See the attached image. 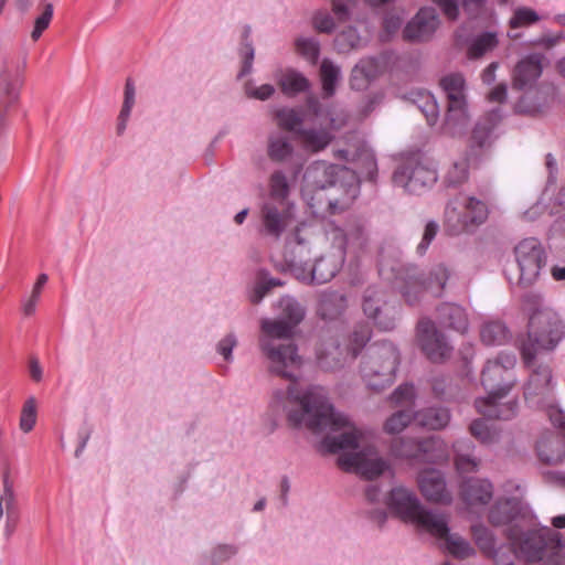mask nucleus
<instances>
[{"label":"nucleus","mask_w":565,"mask_h":565,"mask_svg":"<svg viewBox=\"0 0 565 565\" xmlns=\"http://www.w3.org/2000/svg\"><path fill=\"white\" fill-rule=\"evenodd\" d=\"M54 8L52 3H46L42 13L35 19L34 28L31 33L33 41H38L42 33L49 28L53 18Z\"/></svg>","instance_id":"nucleus-59"},{"label":"nucleus","mask_w":565,"mask_h":565,"mask_svg":"<svg viewBox=\"0 0 565 565\" xmlns=\"http://www.w3.org/2000/svg\"><path fill=\"white\" fill-rule=\"evenodd\" d=\"M297 52L311 64H316L320 55V43L313 38H299L296 40Z\"/></svg>","instance_id":"nucleus-54"},{"label":"nucleus","mask_w":565,"mask_h":565,"mask_svg":"<svg viewBox=\"0 0 565 565\" xmlns=\"http://www.w3.org/2000/svg\"><path fill=\"white\" fill-rule=\"evenodd\" d=\"M414 422L419 427L429 430H439L449 424L450 412L448 408L441 406L426 407L415 412Z\"/></svg>","instance_id":"nucleus-30"},{"label":"nucleus","mask_w":565,"mask_h":565,"mask_svg":"<svg viewBox=\"0 0 565 565\" xmlns=\"http://www.w3.org/2000/svg\"><path fill=\"white\" fill-rule=\"evenodd\" d=\"M289 192V185L286 175L281 171H276L270 177V196L284 200Z\"/></svg>","instance_id":"nucleus-60"},{"label":"nucleus","mask_w":565,"mask_h":565,"mask_svg":"<svg viewBox=\"0 0 565 565\" xmlns=\"http://www.w3.org/2000/svg\"><path fill=\"white\" fill-rule=\"evenodd\" d=\"M469 177V158L468 154L455 160L446 174L444 175V183L447 188H457L463 184Z\"/></svg>","instance_id":"nucleus-41"},{"label":"nucleus","mask_w":565,"mask_h":565,"mask_svg":"<svg viewBox=\"0 0 565 565\" xmlns=\"http://www.w3.org/2000/svg\"><path fill=\"white\" fill-rule=\"evenodd\" d=\"M418 487L424 498L434 503L450 504L451 492L447 489L444 475L436 469H427L418 475Z\"/></svg>","instance_id":"nucleus-22"},{"label":"nucleus","mask_w":565,"mask_h":565,"mask_svg":"<svg viewBox=\"0 0 565 565\" xmlns=\"http://www.w3.org/2000/svg\"><path fill=\"white\" fill-rule=\"evenodd\" d=\"M315 29L321 33H332L335 29V22L332 15L327 11H318L312 18Z\"/></svg>","instance_id":"nucleus-61"},{"label":"nucleus","mask_w":565,"mask_h":565,"mask_svg":"<svg viewBox=\"0 0 565 565\" xmlns=\"http://www.w3.org/2000/svg\"><path fill=\"white\" fill-rule=\"evenodd\" d=\"M415 397V388L413 384H401L394 390L391 399L396 405L412 404Z\"/></svg>","instance_id":"nucleus-63"},{"label":"nucleus","mask_w":565,"mask_h":565,"mask_svg":"<svg viewBox=\"0 0 565 565\" xmlns=\"http://www.w3.org/2000/svg\"><path fill=\"white\" fill-rule=\"evenodd\" d=\"M414 414L408 408L393 413L384 424V431L391 435L399 434L414 420Z\"/></svg>","instance_id":"nucleus-49"},{"label":"nucleus","mask_w":565,"mask_h":565,"mask_svg":"<svg viewBox=\"0 0 565 565\" xmlns=\"http://www.w3.org/2000/svg\"><path fill=\"white\" fill-rule=\"evenodd\" d=\"M297 136L300 139L305 149L318 152L323 150L332 141V134L324 128H303L297 130Z\"/></svg>","instance_id":"nucleus-33"},{"label":"nucleus","mask_w":565,"mask_h":565,"mask_svg":"<svg viewBox=\"0 0 565 565\" xmlns=\"http://www.w3.org/2000/svg\"><path fill=\"white\" fill-rule=\"evenodd\" d=\"M443 540L446 542V548L454 557L459 559H466L476 554L472 545L459 534H451L448 532L447 536Z\"/></svg>","instance_id":"nucleus-43"},{"label":"nucleus","mask_w":565,"mask_h":565,"mask_svg":"<svg viewBox=\"0 0 565 565\" xmlns=\"http://www.w3.org/2000/svg\"><path fill=\"white\" fill-rule=\"evenodd\" d=\"M23 84L22 70L12 61H4L0 67V127L8 109L18 100Z\"/></svg>","instance_id":"nucleus-14"},{"label":"nucleus","mask_w":565,"mask_h":565,"mask_svg":"<svg viewBox=\"0 0 565 565\" xmlns=\"http://www.w3.org/2000/svg\"><path fill=\"white\" fill-rule=\"evenodd\" d=\"M279 127L292 131L297 135L298 129H302V116L295 109H280L276 113Z\"/></svg>","instance_id":"nucleus-55"},{"label":"nucleus","mask_w":565,"mask_h":565,"mask_svg":"<svg viewBox=\"0 0 565 565\" xmlns=\"http://www.w3.org/2000/svg\"><path fill=\"white\" fill-rule=\"evenodd\" d=\"M451 276V270L444 264L433 266L427 273L414 265L403 266L395 273L396 286L409 306L419 303L426 292L440 298Z\"/></svg>","instance_id":"nucleus-5"},{"label":"nucleus","mask_w":565,"mask_h":565,"mask_svg":"<svg viewBox=\"0 0 565 565\" xmlns=\"http://www.w3.org/2000/svg\"><path fill=\"white\" fill-rule=\"evenodd\" d=\"M337 180H341L348 186L344 196L338 199L337 195L331 196L332 205L340 203L348 204L356 192L355 172L344 166L328 163L326 161H315L307 167L303 174V183L307 192L311 193V200L317 201L322 198L334 184Z\"/></svg>","instance_id":"nucleus-6"},{"label":"nucleus","mask_w":565,"mask_h":565,"mask_svg":"<svg viewBox=\"0 0 565 565\" xmlns=\"http://www.w3.org/2000/svg\"><path fill=\"white\" fill-rule=\"evenodd\" d=\"M511 338L508 327L500 320H490L482 324L480 339L486 345H502Z\"/></svg>","instance_id":"nucleus-35"},{"label":"nucleus","mask_w":565,"mask_h":565,"mask_svg":"<svg viewBox=\"0 0 565 565\" xmlns=\"http://www.w3.org/2000/svg\"><path fill=\"white\" fill-rule=\"evenodd\" d=\"M439 323L448 329L465 334L469 329V318L466 309L454 302H444L437 307Z\"/></svg>","instance_id":"nucleus-27"},{"label":"nucleus","mask_w":565,"mask_h":565,"mask_svg":"<svg viewBox=\"0 0 565 565\" xmlns=\"http://www.w3.org/2000/svg\"><path fill=\"white\" fill-rule=\"evenodd\" d=\"M284 411L291 428H307L313 434L340 433L327 435L321 440V449L328 454L359 448L362 431L350 418L335 411L322 387H309L298 392L292 385L288 387Z\"/></svg>","instance_id":"nucleus-1"},{"label":"nucleus","mask_w":565,"mask_h":565,"mask_svg":"<svg viewBox=\"0 0 565 565\" xmlns=\"http://www.w3.org/2000/svg\"><path fill=\"white\" fill-rule=\"evenodd\" d=\"M36 423V403L34 397H30L25 401L21 416H20V428L24 433H29L33 429Z\"/></svg>","instance_id":"nucleus-58"},{"label":"nucleus","mask_w":565,"mask_h":565,"mask_svg":"<svg viewBox=\"0 0 565 565\" xmlns=\"http://www.w3.org/2000/svg\"><path fill=\"white\" fill-rule=\"evenodd\" d=\"M369 318L374 321L379 329L391 331L396 327L398 309L396 306L390 303L377 310L374 315H370Z\"/></svg>","instance_id":"nucleus-47"},{"label":"nucleus","mask_w":565,"mask_h":565,"mask_svg":"<svg viewBox=\"0 0 565 565\" xmlns=\"http://www.w3.org/2000/svg\"><path fill=\"white\" fill-rule=\"evenodd\" d=\"M419 532L428 533L429 535L443 540L447 536L449 530L448 515L437 511L425 508L424 505L411 521Z\"/></svg>","instance_id":"nucleus-24"},{"label":"nucleus","mask_w":565,"mask_h":565,"mask_svg":"<svg viewBox=\"0 0 565 565\" xmlns=\"http://www.w3.org/2000/svg\"><path fill=\"white\" fill-rule=\"evenodd\" d=\"M361 38L356 29L350 26L340 32L334 39V46L339 53H348L359 46Z\"/></svg>","instance_id":"nucleus-52"},{"label":"nucleus","mask_w":565,"mask_h":565,"mask_svg":"<svg viewBox=\"0 0 565 565\" xmlns=\"http://www.w3.org/2000/svg\"><path fill=\"white\" fill-rule=\"evenodd\" d=\"M259 234L278 241L290 221L289 210L282 202H265L260 207Z\"/></svg>","instance_id":"nucleus-16"},{"label":"nucleus","mask_w":565,"mask_h":565,"mask_svg":"<svg viewBox=\"0 0 565 565\" xmlns=\"http://www.w3.org/2000/svg\"><path fill=\"white\" fill-rule=\"evenodd\" d=\"M279 86L285 95L295 96L310 88L309 79L300 72L289 68L279 78Z\"/></svg>","instance_id":"nucleus-37"},{"label":"nucleus","mask_w":565,"mask_h":565,"mask_svg":"<svg viewBox=\"0 0 565 565\" xmlns=\"http://www.w3.org/2000/svg\"><path fill=\"white\" fill-rule=\"evenodd\" d=\"M399 363V352L390 341L371 344L361 362V374L367 387L380 392L390 386L395 379Z\"/></svg>","instance_id":"nucleus-7"},{"label":"nucleus","mask_w":565,"mask_h":565,"mask_svg":"<svg viewBox=\"0 0 565 565\" xmlns=\"http://www.w3.org/2000/svg\"><path fill=\"white\" fill-rule=\"evenodd\" d=\"M355 185H356V192L354 193V196L350 200V202H348V204L342 205L340 203L339 204L337 203L335 206L332 205V200H331L332 194L337 195L338 199H340V198L344 196V194L347 193V190H348V186L345 184H343V182L341 180H337L334 182V184L332 186H330L329 191L327 193H324V195L322 198L318 199V202L311 203V207H315L322 212H328L331 215L340 214V213L347 211L353 204V202L360 194V182H359V179L356 175H355Z\"/></svg>","instance_id":"nucleus-28"},{"label":"nucleus","mask_w":565,"mask_h":565,"mask_svg":"<svg viewBox=\"0 0 565 565\" xmlns=\"http://www.w3.org/2000/svg\"><path fill=\"white\" fill-rule=\"evenodd\" d=\"M492 127L486 122H478L471 134L470 148L471 151L489 148L491 145Z\"/></svg>","instance_id":"nucleus-53"},{"label":"nucleus","mask_w":565,"mask_h":565,"mask_svg":"<svg viewBox=\"0 0 565 565\" xmlns=\"http://www.w3.org/2000/svg\"><path fill=\"white\" fill-rule=\"evenodd\" d=\"M507 537L513 551L526 562L542 559L546 542L537 531L522 532L519 526L513 525L507 530Z\"/></svg>","instance_id":"nucleus-13"},{"label":"nucleus","mask_w":565,"mask_h":565,"mask_svg":"<svg viewBox=\"0 0 565 565\" xmlns=\"http://www.w3.org/2000/svg\"><path fill=\"white\" fill-rule=\"evenodd\" d=\"M514 353L500 352L495 359L488 360L481 372V384L488 396L479 397L475 406L481 415L491 419L509 420L515 416L516 401L501 404L500 399L508 395L516 382Z\"/></svg>","instance_id":"nucleus-2"},{"label":"nucleus","mask_w":565,"mask_h":565,"mask_svg":"<svg viewBox=\"0 0 565 565\" xmlns=\"http://www.w3.org/2000/svg\"><path fill=\"white\" fill-rule=\"evenodd\" d=\"M437 444L438 440L433 437L423 439L396 438L392 441L391 452L394 457L401 459L430 461L431 456L429 454Z\"/></svg>","instance_id":"nucleus-20"},{"label":"nucleus","mask_w":565,"mask_h":565,"mask_svg":"<svg viewBox=\"0 0 565 565\" xmlns=\"http://www.w3.org/2000/svg\"><path fill=\"white\" fill-rule=\"evenodd\" d=\"M250 32H252L250 26L245 25L243 33H242V44H241V49H239V55L243 58V66L238 74L239 78L249 74L253 68L255 50H254L252 41L249 40Z\"/></svg>","instance_id":"nucleus-46"},{"label":"nucleus","mask_w":565,"mask_h":565,"mask_svg":"<svg viewBox=\"0 0 565 565\" xmlns=\"http://www.w3.org/2000/svg\"><path fill=\"white\" fill-rule=\"evenodd\" d=\"M344 258L338 250L337 254H327L316 259L315 264L310 267V281L318 285L330 281L341 269Z\"/></svg>","instance_id":"nucleus-25"},{"label":"nucleus","mask_w":565,"mask_h":565,"mask_svg":"<svg viewBox=\"0 0 565 565\" xmlns=\"http://www.w3.org/2000/svg\"><path fill=\"white\" fill-rule=\"evenodd\" d=\"M47 279L49 277L46 274H41L38 277V280L32 290V295L23 306V312L25 316H31L32 313H34L38 300L40 298L41 289L47 282Z\"/></svg>","instance_id":"nucleus-62"},{"label":"nucleus","mask_w":565,"mask_h":565,"mask_svg":"<svg viewBox=\"0 0 565 565\" xmlns=\"http://www.w3.org/2000/svg\"><path fill=\"white\" fill-rule=\"evenodd\" d=\"M437 181V171L417 158L404 161L393 174V182L408 193L420 194Z\"/></svg>","instance_id":"nucleus-10"},{"label":"nucleus","mask_w":565,"mask_h":565,"mask_svg":"<svg viewBox=\"0 0 565 565\" xmlns=\"http://www.w3.org/2000/svg\"><path fill=\"white\" fill-rule=\"evenodd\" d=\"M565 335V326L558 313L537 306L529 317L527 334L520 343L522 360L527 367L539 353L554 350Z\"/></svg>","instance_id":"nucleus-4"},{"label":"nucleus","mask_w":565,"mask_h":565,"mask_svg":"<svg viewBox=\"0 0 565 565\" xmlns=\"http://www.w3.org/2000/svg\"><path fill=\"white\" fill-rule=\"evenodd\" d=\"M414 103L425 116L427 124L434 126L439 117V107L435 97L430 93L419 92Z\"/></svg>","instance_id":"nucleus-45"},{"label":"nucleus","mask_w":565,"mask_h":565,"mask_svg":"<svg viewBox=\"0 0 565 565\" xmlns=\"http://www.w3.org/2000/svg\"><path fill=\"white\" fill-rule=\"evenodd\" d=\"M439 23V17L434 8H422L406 24L403 36L408 41H427L436 32Z\"/></svg>","instance_id":"nucleus-21"},{"label":"nucleus","mask_w":565,"mask_h":565,"mask_svg":"<svg viewBox=\"0 0 565 565\" xmlns=\"http://www.w3.org/2000/svg\"><path fill=\"white\" fill-rule=\"evenodd\" d=\"M260 330L263 334L259 338V347L269 361L270 372L295 382V373L302 364L297 347L291 342L275 343L277 340L291 338L295 328L279 318H265L260 321Z\"/></svg>","instance_id":"nucleus-3"},{"label":"nucleus","mask_w":565,"mask_h":565,"mask_svg":"<svg viewBox=\"0 0 565 565\" xmlns=\"http://www.w3.org/2000/svg\"><path fill=\"white\" fill-rule=\"evenodd\" d=\"M348 307V299L339 291H324L318 305V313L323 320H334L342 316Z\"/></svg>","instance_id":"nucleus-31"},{"label":"nucleus","mask_w":565,"mask_h":565,"mask_svg":"<svg viewBox=\"0 0 565 565\" xmlns=\"http://www.w3.org/2000/svg\"><path fill=\"white\" fill-rule=\"evenodd\" d=\"M456 468L459 473L475 472L478 470L480 460L469 454H457L455 458Z\"/></svg>","instance_id":"nucleus-64"},{"label":"nucleus","mask_w":565,"mask_h":565,"mask_svg":"<svg viewBox=\"0 0 565 565\" xmlns=\"http://www.w3.org/2000/svg\"><path fill=\"white\" fill-rule=\"evenodd\" d=\"M332 246L344 257L348 250L359 252L367 242L365 228L360 221H349L344 227H333L331 231Z\"/></svg>","instance_id":"nucleus-18"},{"label":"nucleus","mask_w":565,"mask_h":565,"mask_svg":"<svg viewBox=\"0 0 565 565\" xmlns=\"http://www.w3.org/2000/svg\"><path fill=\"white\" fill-rule=\"evenodd\" d=\"M460 493L469 505H486L493 497V486L487 479L468 478L461 483Z\"/></svg>","instance_id":"nucleus-26"},{"label":"nucleus","mask_w":565,"mask_h":565,"mask_svg":"<svg viewBox=\"0 0 565 565\" xmlns=\"http://www.w3.org/2000/svg\"><path fill=\"white\" fill-rule=\"evenodd\" d=\"M372 330L367 323H358L349 334L345 348L347 354L355 359L366 343L371 340Z\"/></svg>","instance_id":"nucleus-40"},{"label":"nucleus","mask_w":565,"mask_h":565,"mask_svg":"<svg viewBox=\"0 0 565 565\" xmlns=\"http://www.w3.org/2000/svg\"><path fill=\"white\" fill-rule=\"evenodd\" d=\"M544 55L532 53L523 57L514 67L512 74V88L516 90H531L536 85L543 72Z\"/></svg>","instance_id":"nucleus-19"},{"label":"nucleus","mask_w":565,"mask_h":565,"mask_svg":"<svg viewBox=\"0 0 565 565\" xmlns=\"http://www.w3.org/2000/svg\"><path fill=\"white\" fill-rule=\"evenodd\" d=\"M320 75L323 95L324 97L329 98L335 93V86L340 78V68L330 60L324 58L321 62Z\"/></svg>","instance_id":"nucleus-42"},{"label":"nucleus","mask_w":565,"mask_h":565,"mask_svg":"<svg viewBox=\"0 0 565 565\" xmlns=\"http://www.w3.org/2000/svg\"><path fill=\"white\" fill-rule=\"evenodd\" d=\"M20 507L15 493H9L7 498L4 534L9 537L15 531L20 521Z\"/></svg>","instance_id":"nucleus-51"},{"label":"nucleus","mask_w":565,"mask_h":565,"mask_svg":"<svg viewBox=\"0 0 565 565\" xmlns=\"http://www.w3.org/2000/svg\"><path fill=\"white\" fill-rule=\"evenodd\" d=\"M379 74V62L374 57H366L353 67L350 83L353 88H362Z\"/></svg>","instance_id":"nucleus-34"},{"label":"nucleus","mask_w":565,"mask_h":565,"mask_svg":"<svg viewBox=\"0 0 565 565\" xmlns=\"http://www.w3.org/2000/svg\"><path fill=\"white\" fill-rule=\"evenodd\" d=\"M388 305L383 290L375 287H369L365 290L362 303L365 316L374 315L377 310Z\"/></svg>","instance_id":"nucleus-48"},{"label":"nucleus","mask_w":565,"mask_h":565,"mask_svg":"<svg viewBox=\"0 0 565 565\" xmlns=\"http://www.w3.org/2000/svg\"><path fill=\"white\" fill-rule=\"evenodd\" d=\"M338 465L345 471H354L364 479L373 480L383 475L390 465L380 457H369L365 451L345 452L338 458Z\"/></svg>","instance_id":"nucleus-15"},{"label":"nucleus","mask_w":565,"mask_h":565,"mask_svg":"<svg viewBox=\"0 0 565 565\" xmlns=\"http://www.w3.org/2000/svg\"><path fill=\"white\" fill-rule=\"evenodd\" d=\"M498 45L497 34L493 32H484L478 36H476L469 47H468V57L469 58H479L483 56L487 52L492 51Z\"/></svg>","instance_id":"nucleus-44"},{"label":"nucleus","mask_w":565,"mask_h":565,"mask_svg":"<svg viewBox=\"0 0 565 565\" xmlns=\"http://www.w3.org/2000/svg\"><path fill=\"white\" fill-rule=\"evenodd\" d=\"M471 533L478 547L486 554L495 551V539L493 533L482 524L471 526Z\"/></svg>","instance_id":"nucleus-50"},{"label":"nucleus","mask_w":565,"mask_h":565,"mask_svg":"<svg viewBox=\"0 0 565 565\" xmlns=\"http://www.w3.org/2000/svg\"><path fill=\"white\" fill-rule=\"evenodd\" d=\"M347 351L338 339L330 338L317 349L318 365L324 371H334L343 366Z\"/></svg>","instance_id":"nucleus-29"},{"label":"nucleus","mask_w":565,"mask_h":565,"mask_svg":"<svg viewBox=\"0 0 565 565\" xmlns=\"http://www.w3.org/2000/svg\"><path fill=\"white\" fill-rule=\"evenodd\" d=\"M439 85L447 99L445 128L454 135L468 121L466 81L462 74L450 73L440 78Z\"/></svg>","instance_id":"nucleus-9"},{"label":"nucleus","mask_w":565,"mask_h":565,"mask_svg":"<svg viewBox=\"0 0 565 565\" xmlns=\"http://www.w3.org/2000/svg\"><path fill=\"white\" fill-rule=\"evenodd\" d=\"M514 257L519 274L515 280L512 277H508V279L518 286H532L546 264V253L541 242L535 237L522 239L514 247Z\"/></svg>","instance_id":"nucleus-8"},{"label":"nucleus","mask_w":565,"mask_h":565,"mask_svg":"<svg viewBox=\"0 0 565 565\" xmlns=\"http://www.w3.org/2000/svg\"><path fill=\"white\" fill-rule=\"evenodd\" d=\"M416 335L422 351L431 362L443 363L451 356L452 345L433 320L420 319L416 327Z\"/></svg>","instance_id":"nucleus-11"},{"label":"nucleus","mask_w":565,"mask_h":565,"mask_svg":"<svg viewBox=\"0 0 565 565\" xmlns=\"http://www.w3.org/2000/svg\"><path fill=\"white\" fill-rule=\"evenodd\" d=\"M279 316L291 327L296 328L305 318L306 310L303 306L292 297L286 296L278 301Z\"/></svg>","instance_id":"nucleus-39"},{"label":"nucleus","mask_w":565,"mask_h":565,"mask_svg":"<svg viewBox=\"0 0 565 565\" xmlns=\"http://www.w3.org/2000/svg\"><path fill=\"white\" fill-rule=\"evenodd\" d=\"M445 214L448 230L452 235H458L469 226L482 224L488 217V207L481 200L469 196L463 204V212L447 206Z\"/></svg>","instance_id":"nucleus-12"},{"label":"nucleus","mask_w":565,"mask_h":565,"mask_svg":"<svg viewBox=\"0 0 565 565\" xmlns=\"http://www.w3.org/2000/svg\"><path fill=\"white\" fill-rule=\"evenodd\" d=\"M537 21H540V17L536 11L527 7H520L514 10L509 24L512 29H518L530 26Z\"/></svg>","instance_id":"nucleus-56"},{"label":"nucleus","mask_w":565,"mask_h":565,"mask_svg":"<svg viewBox=\"0 0 565 565\" xmlns=\"http://www.w3.org/2000/svg\"><path fill=\"white\" fill-rule=\"evenodd\" d=\"M536 451L540 460L547 465L558 463L564 457L562 443L553 436L540 439L536 444Z\"/></svg>","instance_id":"nucleus-36"},{"label":"nucleus","mask_w":565,"mask_h":565,"mask_svg":"<svg viewBox=\"0 0 565 565\" xmlns=\"http://www.w3.org/2000/svg\"><path fill=\"white\" fill-rule=\"evenodd\" d=\"M387 507L399 519L411 523L423 504L412 490L404 487H395L388 494Z\"/></svg>","instance_id":"nucleus-23"},{"label":"nucleus","mask_w":565,"mask_h":565,"mask_svg":"<svg viewBox=\"0 0 565 565\" xmlns=\"http://www.w3.org/2000/svg\"><path fill=\"white\" fill-rule=\"evenodd\" d=\"M470 434L483 444H489L498 438L497 433L489 427L484 419H475L469 426Z\"/></svg>","instance_id":"nucleus-57"},{"label":"nucleus","mask_w":565,"mask_h":565,"mask_svg":"<svg viewBox=\"0 0 565 565\" xmlns=\"http://www.w3.org/2000/svg\"><path fill=\"white\" fill-rule=\"evenodd\" d=\"M552 371L548 365H539L533 369L524 386V398L535 406L548 403L553 393Z\"/></svg>","instance_id":"nucleus-17"},{"label":"nucleus","mask_w":565,"mask_h":565,"mask_svg":"<svg viewBox=\"0 0 565 565\" xmlns=\"http://www.w3.org/2000/svg\"><path fill=\"white\" fill-rule=\"evenodd\" d=\"M520 502L515 498L498 500L489 512V522L494 526L505 525L520 514Z\"/></svg>","instance_id":"nucleus-32"},{"label":"nucleus","mask_w":565,"mask_h":565,"mask_svg":"<svg viewBox=\"0 0 565 565\" xmlns=\"http://www.w3.org/2000/svg\"><path fill=\"white\" fill-rule=\"evenodd\" d=\"M294 146L289 138L282 134L276 132L268 137L267 154L274 162H282L291 157Z\"/></svg>","instance_id":"nucleus-38"}]
</instances>
